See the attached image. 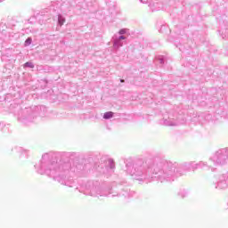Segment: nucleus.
Returning a JSON list of instances; mask_svg holds the SVG:
<instances>
[{"label":"nucleus","mask_w":228,"mask_h":228,"mask_svg":"<svg viewBox=\"0 0 228 228\" xmlns=\"http://www.w3.org/2000/svg\"><path fill=\"white\" fill-rule=\"evenodd\" d=\"M24 67H29L30 69H33L35 65L33 64V62H26L24 64Z\"/></svg>","instance_id":"obj_3"},{"label":"nucleus","mask_w":228,"mask_h":228,"mask_svg":"<svg viewBox=\"0 0 228 228\" xmlns=\"http://www.w3.org/2000/svg\"><path fill=\"white\" fill-rule=\"evenodd\" d=\"M119 40H126V37L124 36L119 37Z\"/></svg>","instance_id":"obj_5"},{"label":"nucleus","mask_w":228,"mask_h":228,"mask_svg":"<svg viewBox=\"0 0 228 228\" xmlns=\"http://www.w3.org/2000/svg\"><path fill=\"white\" fill-rule=\"evenodd\" d=\"M126 28H122L119 30V35H126Z\"/></svg>","instance_id":"obj_4"},{"label":"nucleus","mask_w":228,"mask_h":228,"mask_svg":"<svg viewBox=\"0 0 228 228\" xmlns=\"http://www.w3.org/2000/svg\"><path fill=\"white\" fill-rule=\"evenodd\" d=\"M31 37H28V39L25 41V47H28V45H31Z\"/></svg>","instance_id":"obj_2"},{"label":"nucleus","mask_w":228,"mask_h":228,"mask_svg":"<svg viewBox=\"0 0 228 228\" xmlns=\"http://www.w3.org/2000/svg\"><path fill=\"white\" fill-rule=\"evenodd\" d=\"M112 118H113V112H111V111L106 112L103 115V118H105V119Z\"/></svg>","instance_id":"obj_1"},{"label":"nucleus","mask_w":228,"mask_h":228,"mask_svg":"<svg viewBox=\"0 0 228 228\" xmlns=\"http://www.w3.org/2000/svg\"><path fill=\"white\" fill-rule=\"evenodd\" d=\"M120 81H121V83H124V79H121Z\"/></svg>","instance_id":"obj_6"}]
</instances>
